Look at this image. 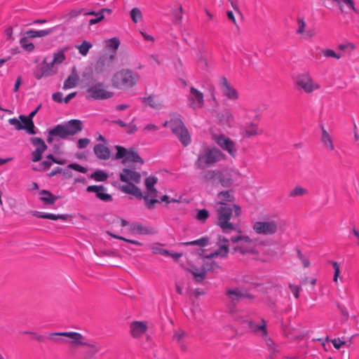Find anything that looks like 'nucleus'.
Masks as SVG:
<instances>
[{
	"label": "nucleus",
	"instance_id": "obj_6",
	"mask_svg": "<svg viewBox=\"0 0 359 359\" xmlns=\"http://www.w3.org/2000/svg\"><path fill=\"white\" fill-rule=\"evenodd\" d=\"M133 73L129 69H121L116 72L111 79L112 86L118 89L132 88L135 85Z\"/></svg>",
	"mask_w": 359,
	"mask_h": 359
},
{
	"label": "nucleus",
	"instance_id": "obj_8",
	"mask_svg": "<svg viewBox=\"0 0 359 359\" xmlns=\"http://www.w3.org/2000/svg\"><path fill=\"white\" fill-rule=\"evenodd\" d=\"M115 149L117 150V152L114 157V159H122L121 163L123 164H126L128 162L140 163L141 164L144 163L142 158L133 149H127L125 147L118 145L115 146Z\"/></svg>",
	"mask_w": 359,
	"mask_h": 359
},
{
	"label": "nucleus",
	"instance_id": "obj_18",
	"mask_svg": "<svg viewBox=\"0 0 359 359\" xmlns=\"http://www.w3.org/2000/svg\"><path fill=\"white\" fill-rule=\"evenodd\" d=\"M223 187L229 188L233 184L232 171L229 170H218L217 182Z\"/></svg>",
	"mask_w": 359,
	"mask_h": 359
},
{
	"label": "nucleus",
	"instance_id": "obj_20",
	"mask_svg": "<svg viewBox=\"0 0 359 359\" xmlns=\"http://www.w3.org/2000/svg\"><path fill=\"white\" fill-rule=\"evenodd\" d=\"M191 106L194 109L201 108L203 105V95L194 87L190 88Z\"/></svg>",
	"mask_w": 359,
	"mask_h": 359
},
{
	"label": "nucleus",
	"instance_id": "obj_7",
	"mask_svg": "<svg viewBox=\"0 0 359 359\" xmlns=\"http://www.w3.org/2000/svg\"><path fill=\"white\" fill-rule=\"evenodd\" d=\"M133 182L127 183V184L121 186L119 189L122 192L133 195L139 199L143 198L148 209H154L156 203L159 202L158 199H149L148 196H144L141 190Z\"/></svg>",
	"mask_w": 359,
	"mask_h": 359
},
{
	"label": "nucleus",
	"instance_id": "obj_63",
	"mask_svg": "<svg viewBox=\"0 0 359 359\" xmlns=\"http://www.w3.org/2000/svg\"><path fill=\"white\" fill-rule=\"evenodd\" d=\"M297 23L299 25L298 29H297V34H302L304 32V29L306 27L305 21L303 18H298L297 19Z\"/></svg>",
	"mask_w": 359,
	"mask_h": 359
},
{
	"label": "nucleus",
	"instance_id": "obj_50",
	"mask_svg": "<svg viewBox=\"0 0 359 359\" xmlns=\"http://www.w3.org/2000/svg\"><path fill=\"white\" fill-rule=\"evenodd\" d=\"M306 194H307L306 189H305L299 186H297L290 192L289 196L290 197H296V196H303Z\"/></svg>",
	"mask_w": 359,
	"mask_h": 359
},
{
	"label": "nucleus",
	"instance_id": "obj_14",
	"mask_svg": "<svg viewBox=\"0 0 359 359\" xmlns=\"http://www.w3.org/2000/svg\"><path fill=\"white\" fill-rule=\"evenodd\" d=\"M55 73L53 63L46 62V60L45 59L40 66L36 67L33 74L36 79L39 80L43 77L52 76L55 74Z\"/></svg>",
	"mask_w": 359,
	"mask_h": 359
},
{
	"label": "nucleus",
	"instance_id": "obj_61",
	"mask_svg": "<svg viewBox=\"0 0 359 359\" xmlns=\"http://www.w3.org/2000/svg\"><path fill=\"white\" fill-rule=\"evenodd\" d=\"M8 122L11 125H13L15 126V129L18 130H22L23 128H25L23 126V125L15 118H10L8 120Z\"/></svg>",
	"mask_w": 359,
	"mask_h": 359
},
{
	"label": "nucleus",
	"instance_id": "obj_38",
	"mask_svg": "<svg viewBox=\"0 0 359 359\" xmlns=\"http://www.w3.org/2000/svg\"><path fill=\"white\" fill-rule=\"evenodd\" d=\"M28 118H29L25 115H20L19 116V119L22 122L21 123L23 125V126L27 127V128H23L22 130H26V131L29 134H32V135L36 134V131L34 130L35 129L34 124L33 123V126H32V123L29 121H28Z\"/></svg>",
	"mask_w": 359,
	"mask_h": 359
},
{
	"label": "nucleus",
	"instance_id": "obj_26",
	"mask_svg": "<svg viewBox=\"0 0 359 359\" xmlns=\"http://www.w3.org/2000/svg\"><path fill=\"white\" fill-rule=\"evenodd\" d=\"M95 156L101 160H107L110 157V150L102 144H97L93 148Z\"/></svg>",
	"mask_w": 359,
	"mask_h": 359
},
{
	"label": "nucleus",
	"instance_id": "obj_9",
	"mask_svg": "<svg viewBox=\"0 0 359 359\" xmlns=\"http://www.w3.org/2000/svg\"><path fill=\"white\" fill-rule=\"evenodd\" d=\"M279 227L278 222L273 219L255 222L252 225V229L256 233L264 236H271L276 233Z\"/></svg>",
	"mask_w": 359,
	"mask_h": 359
},
{
	"label": "nucleus",
	"instance_id": "obj_52",
	"mask_svg": "<svg viewBox=\"0 0 359 359\" xmlns=\"http://www.w3.org/2000/svg\"><path fill=\"white\" fill-rule=\"evenodd\" d=\"M209 217V212L206 209L198 210L196 218L201 222L205 221Z\"/></svg>",
	"mask_w": 359,
	"mask_h": 359
},
{
	"label": "nucleus",
	"instance_id": "obj_60",
	"mask_svg": "<svg viewBox=\"0 0 359 359\" xmlns=\"http://www.w3.org/2000/svg\"><path fill=\"white\" fill-rule=\"evenodd\" d=\"M120 45V41L118 38L114 37L109 40L108 46L114 50L118 49Z\"/></svg>",
	"mask_w": 359,
	"mask_h": 359
},
{
	"label": "nucleus",
	"instance_id": "obj_5",
	"mask_svg": "<svg viewBox=\"0 0 359 359\" xmlns=\"http://www.w3.org/2000/svg\"><path fill=\"white\" fill-rule=\"evenodd\" d=\"M87 100H104L112 97L113 92L105 89L104 83L91 79L86 84Z\"/></svg>",
	"mask_w": 359,
	"mask_h": 359
},
{
	"label": "nucleus",
	"instance_id": "obj_11",
	"mask_svg": "<svg viewBox=\"0 0 359 359\" xmlns=\"http://www.w3.org/2000/svg\"><path fill=\"white\" fill-rule=\"evenodd\" d=\"M213 140L222 149L226 151L230 156L234 157L237 151L235 143L224 135H213Z\"/></svg>",
	"mask_w": 359,
	"mask_h": 359
},
{
	"label": "nucleus",
	"instance_id": "obj_47",
	"mask_svg": "<svg viewBox=\"0 0 359 359\" xmlns=\"http://www.w3.org/2000/svg\"><path fill=\"white\" fill-rule=\"evenodd\" d=\"M263 323L262 325H255L252 321H250L248 323L249 327L253 330L254 331H262V335L266 336L267 330L265 325V321L264 319H262Z\"/></svg>",
	"mask_w": 359,
	"mask_h": 359
},
{
	"label": "nucleus",
	"instance_id": "obj_46",
	"mask_svg": "<svg viewBox=\"0 0 359 359\" xmlns=\"http://www.w3.org/2000/svg\"><path fill=\"white\" fill-rule=\"evenodd\" d=\"M90 177L97 182H104L107 180L108 175L103 170H98L92 173Z\"/></svg>",
	"mask_w": 359,
	"mask_h": 359
},
{
	"label": "nucleus",
	"instance_id": "obj_42",
	"mask_svg": "<svg viewBox=\"0 0 359 359\" xmlns=\"http://www.w3.org/2000/svg\"><path fill=\"white\" fill-rule=\"evenodd\" d=\"M68 49V47H65L60 51L55 53L53 55V60L50 63H53V65H54L55 63L61 64L66 59L65 52Z\"/></svg>",
	"mask_w": 359,
	"mask_h": 359
},
{
	"label": "nucleus",
	"instance_id": "obj_28",
	"mask_svg": "<svg viewBox=\"0 0 359 359\" xmlns=\"http://www.w3.org/2000/svg\"><path fill=\"white\" fill-rule=\"evenodd\" d=\"M239 252L244 255L247 253L257 254V251L255 249V245L252 244H239L233 248V253Z\"/></svg>",
	"mask_w": 359,
	"mask_h": 359
},
{
	"label": "nucleus",
	"instance_id": "obj_31",
	"mask_svg": "<svg viewBox=\"0 0 359 359\" xmlns=\"http://www.w3.org/2000/svg\"><path fill=\"white\" fill-rule=\"evenodd\" d=\"M321 142L326 149L330 151H333L334 149L332 139L323 126H321Z\"/></svg>",
	"mask_w": 359,
	"mask_h": 359
},
{
	"label": "nucleus",
	"instance_id": "obj_37",
	"mask_svg": "<svg viewBox=\"0 0 359 359\" xmlns=\"http://www.w3.org/2000/svg\"><path fill=\"white\" fill-rule=\"evenodd\" d=\"M258 134V127L257 124L252 122L245 124L243 129L244 137H251L252 136L257 135Z\"/></svg>",
	"mask_w": 359,
	"mask_h": 359
},
{
	"label": "nucleus",
	"instance_id": "obj_29",
	"mask_svg": "<svg viewBox=\"0 0 359 359\" xmlns=\"http://www.w3.org/2000/svg\"><path fill=\"white\" fill-rule=\"evenodd\" d=\"M131 230L141 235H149L154 234L156 233L154 228L144 226L140 223L133 224L131 225Z\"/></svg>",
	"mask_w": 359,
	"mask_h": 359
},
{
	"label": "nucleus",
	"instance_id": "obj_25",
	"mask_svg": "<svg viewBox=\"0 0 359 359\" xmlns=\"http://www.w3.org/2000/svg\"><path fill=\"white\" fill-rule=\"evenodd\" d=\"M32 215L37 218L49 219L52 220L62 219L66 221L67 218L70 217L69 215H55L52 213H45L39 211H34Z\"/></svg>",
	"mask_w": 359,
	"mask_h": 359
},
{
	"label": "nucleus",
	"instance_id": "obj_32",
	"mask_svg": "<svg viewBox=\"0 0 359 359\" xmlns=\"http://www.w3.org/2000/svg\"><path fill=\"white\" fill-rule=\"evenodd\" d=\"M79 76L76 73V68L73 67L71 75L65 81L63 88L68 89L74 88L76 86L79 81Z\"/></svg>",
	"mask_w": 359,
	"mask_h": 359
},
{
	"label": "nucleus",
	"instance_id": "obj_64",
	"mask_svg": "<svg viewBox=\"0 0 359 359\" xmlns=\"http://www.w3.org/2000/svg\"><path fill=\"white\" fill-rule=\"evenodd\" d=\"M90 142V140L88 138L79 139L77 143V147L79 149H84L88 146Z\"/></svg>",
	"mask_w": 359,
	"mask_h": 359
},
{
	"label": "nucleus",
	"instance_id": "obj_3",
	"mask_svg": "<svg viewBox=\"0 0 359 359\" xmlns=\"http://www.w3.org/2000/svg\"><path fill=\"white\" fill-rule=\"evenodd\" d=\"M225 158V154L216 147H205L203 153L198 156L195 166L198 169H204L205 165L212 166Z\"/></svg>",
	"mask_w": 359,
	"mask_h": 359
},
{
	"label": "nucleus",
	"instance_id": "obj_36",
	"mask_svg": "<svg viewBox=\"0 0 359 359\" xmlns=\"http://www.w3.org/2000/svg\"><path fill=\"white\" fill-rule=\"evenodd\" d=\"M229 252V248L226 245H219L218 249L212 253L205 256L206 259H212L216 257H221L222 258H225L228 256Z\"/></svg>",
	"mask_w": 359,
	"mask_h": 359
},
{
	"label": "nucleus",
	"instance_id": "obj_10",
	"mask_svg": "<svg viewBox=\"0 0 359 359\" xmlns=\"http://www.w3.org/2000/svg\"><path fill=\"white\" fill-rule=\"evenodd\" d=\"M296 85L306 93H311L314 90L318 89L320 86L313 82L311 77L307 74H300L297 77Z\"/></svg>",
	"mask_w": 359,
	"mask_h": 359
},
{
	"label": "nucleus",
	"instance_id": "obj_58",
	"mask_svg": "<svg viewBox=\"0 0 359 359\" xmlns=\"http://www.w3.org/2000/svg\"><path fill=\"white\" fill-rule=\"evenodd\" d=\"M330 263L332 264L334 269L333 281L335 283H337V279H338V277H339V273H340L339 264L337 262H330Z\"/></svg>",
	"mask_w": 359,
	"mask_h": 359
},
{
	"label": "nucleus",
	"instance_id": "obj_13",
	"mask_svg": "<svg viewBox=\"0 0 359 359\" xmlns=\"http://www.w3.org/2000/svg\"><path fill=\"white\" fill-rule=\"evenodd\" d=\"M30 141L36 147V149L32 152V161L33 162H38L41 159L42 154L47 149V145L41 137H32Z\"/></svg>",
	"mask_w": 359,
	"mask_h": 359
},
{
	"label": "nucleus",
	"instance_id": "obj_34",
	"mask_svg": "<svg viewBox=\"0 0 359 359\" xmlns=\"http://www.w3.org/2000/svg\"><path fill=\"white\" fill-rule=\"evenodd\" d=\"M226 295L232 302H238L243 299V290L239 287L229 289L226 290Z\"/></svg>",
	"mask_w": 359,
	"mask_h": 359
},
{
	"label": "nucleus",
	"instance_id": "obj_48",
	"mask_svg": "<svg viewBox=\"0 0 359 359\" xmlns=\"http://www.w3.org/2000/svg\"><path fill=\"white\" fill-rule=\"evenodd\" d=\"M131 20L137 23L142 20V13L138 8H133L130 12Z\"/></svg>",
	"mask_w": 359,
	"mask_h": 359
},
{
	"label": "nucleus",
	"instance_id": "obj_54",
	"mask_svg": "<svg viewBox=\"0 0 359 359\" xmlns=\"http://www.w3.org/2000/svg\"><path fill=\"white\" fill-rule=\"evenodd\" d=\"M68 168H71V169H73V170H74L76 171L80 172L81 173H86L88 171L86 168H85L83 166H81V165H80L79 164H77V163L69 164L68 165Z\"/></svg>",
	"mask_w": 359,
	"mask_h": 359
},
{
	"label": "nucleus",
	"instance_id": "obj_40",
	"mask_svg": "<svg viewBox=\"0 0 359 359\" xmlns=\"http://www.w3.org/2000/svg\"><path fill=\"white\" fill-rule=\"evenodd\" d=\"M231 190L220 191L217 194V198L220 200L219 203L221 205V203H225L226 201L233 202L234 201V196Z\"/></svg>",
	"mask_w": 359,
	"mask_h": 359
},
{
	"label": "nucleus",
	"instance_id": "obj_44",
	"mask_svg": "<svg viewBox=\"0 0 359 359\" xmlns=\"http://www.w3.org/2000/svg\"><path fill=\"white\" fill-rule=\"evenodd\" d=\"M29 38V37H28V36L22 37L20 40V44L21 46V47L25 50L30 53V52H32L34 50L35 47H34V45L32 42L29 41V39H28Z\"/></svg>",
	"mask_w": 359,
	"mask_h": 359
},
{
	"label": "nucleus",
	"instance_id": "obj_39",
	"mask_svg": "<svg viewBox=\"0 0 359 359\" xmlns=\"http://www.w3.org/2000/svg\"><path fill=\"white\" fill-rule=\"evenodd\" d=\"M187 336V333L183 330H179L175 332V334L173 335V340L176 341L180 346L182 351H184L187 350V346L184 343V339Z\"/></svg>",
	"mask_w": 359,
	"mask_h": 359
},
{
	"label": "nucleus",
	"instance_id": "obj_2",
	"mask_svg": "<svg viewBox=\"0 0 359 359\" xmlns=\"http://www.w3.org/2000/svg\"><path fill=\"white\" fill-rule=\"evenodd\" d=\"M83 123L78 119H72L65 124H58L48 131L47 142L51 143L53 141V136H57L61 139H67L69 136H73L81 131Z\"/></svg>",
	"mask_w": 359,
	"mask_h": 359
},
{
	"label": "nucleus",
	"instance_id": "obj_22",
	"mask_svg": "<svg viewBox=\"0 0 359 359\" xmlns=\"http://www.w3.org/2000/svg\"><path fill=\"white\" fill-rule=\"evenodd\" d=\"M39 195L41 196L39 200L45 205H53L60 198V196H55L50 191L45 189L40 191Z\"/></svg>",
	"mask_w": 359,
	"mask_h": 359
},
{
	"label": "nucleus",
	"instance_id": "obj_24",
	"mask_svg": "<svg viewBox=\"0 0 359 359\" xmlns=\"http://www.w3.org/2000/svg\"><path fill=\"white\" fill-rule=\"evenodd\" d=\"M217 118L220 124L228 126H230L234 121L231 111L229 109H225L224 111L218 113Z\"/></svg>",
	"mask_w": 359,
	"mask_h": 359
},
{
	"label": "nucleus",
	"instance_id": "obj_15",
	"mask_svg": "<svg viewBox=\"0 0 359 359\" xmlns=\"http://www.w3.org/2000/svg\"><path fill=\"white\" fill-rule=\"evenodd\" d=\"M119 178L123 182L139 184L141 181V175L140 172L131 169L123 168L119 174Z\"/></svg>",
	"mask_w": 359,
	"mask_h": 359
},
{
	"label": "nucleus",
	"instance_id": "obj_62",
	"mask_svg": "<svg viewBox=\"0 0 359 359\" xmlns=\"http://www.w3.org/2000/svg\"><path fill=\"white\" fill-rule=\"evenodd\" d=\"M205 270H203L199 273H194L195 282L201 283L205 278Z\"/></svg>",
	"mask_w": 359,
	"mask_h": 359
},
{
	"label": "nucleus",
	"instance_id": "obj_55",
	"mask_svg": "<svg viewBox=\"0 0 359 359\" xmlns=\"http://www.w3.org/2000/svg\"><path fill=\"white\" fill-rule=\"evenodd\" d=\"M297 257L301 260L304 267L307 268L310 266L309 260L306 258L299 250H297Z\"/></svg>",
	"mask_w": 359,
	"mask_h": 359
},
{
	"label": "nucleus",
	"instance_id": "obj_56",
	"mask_svg": "<svg viewBox=\"0 0 359 359\" xmlns=\"http://www.w3.org/2000/svg\"><path fill=\"white\" fill-rule=\"evenodd\" d=\"M182 13H183V8L181 5H180L179 7V11H173V15H175V23L179 24L181 22L182 19Z\"/></svg>",
	"mask_w": 359,
	"mask_h": 359
},
{
	"label": "nucleus",
	"instance_id": "obj_45",
	"mask_svg": "<svg viewBox=\"0 0 359 359\" xmlns=\"http://www.w3.org/2000/svg\"><path fill=\"white\" fill-rule=\"evenodd\" d=\"M208 243H209V238H208V237L205 236V237H202L200 239L195 240L193 241L182 243V244L184 245H187V246H188V245H198L201 247H204V246L208 245Z\"/></svg>",
	"mask_w": 359,
	"mask_h": 359
},
{
	"label": "nucleus",
	"instance_id": "obj_30",
	"mask_svg": "<svg viewBox=\"0 0 359 359\" xmlns=\"http://www.w3.org/2000/svg\"><path fill=\"white\" fill-rule=\"evenodd\" d=\"M57 27H52V28H50L48 29L39 30V31L30 29V30L27 31L25 32V34L27 36H28V37L32 38V39L36 38V37H43V36H46L47 35H49V34L53 33L57 29Z\"/></svg>",
	"mask_w": 359,
	"mask_h": 359
},
{
	"label": "nucleus",
	"instance_id": "obj_51",
	"mask_svg": "<svg viewBox=\"0 0 359 359\" xmlns=\"http://www.w3.org/2000/svg\"><path fill=\"white\" fill-rule=\"evenodd\" d=\"M91 47L92 44L88 42L87 41H83L82 43L78 46V49L82 55H86Z\"/></svg>",
	"mask_w": 359,
	"mask_h": 359
},
{
	"label": "nucleus",
	"instance_id": "obj_49",
	"mask_svg": "<svg viewBox=\"0 0 359 359\" xmlns=\"http://www.w3.org/2000/svg\"><path fill=\"white\" fill-rule=\"evenodd\" d=\"M84 15L97 16L96 18H93V19L90 20V21H89L90 25L97 24V23L100 22L101 20H102L104 18V15L102 14L101 13H99V12L96 13L95 11L86 12V13H84Z\"/></svg>",
	"mask_w": 359,
	"mask_h": 359
},
{
	"label": "nucleus",
	"instance_id": "obj_27",
	"mask_svg": "<svg viewBox=\"0 0 359 359\" xmlns=\"http://www.w3.org/2000/svg\"><path fill=\"white\" fill-rule=\"evenodd\" d=\"M147 331V326L142 322L135 321L130 325V332L134 337H139Z\"/></svg>",
	"mask_w": 359,
	"mask_h": 359
},
{
	"label": "nucleus",
	"instance_id": "obj_59",
	"mask_svg": "<svg viewBox=\"0 0 359 359\" xmlns=\"http://www.w3.org/2000/svg\"><path fill=\"white\" fill-rule=\"evenodd\" d=\"M24 334H29L31 335L34 339H35L36 341L39 342H43L45 341V337L42 335L37 334L36 332H30V331H25L22 332Z\"/></svg>",
	"mask_w": 359,
	"mask_h": 359
},
{
	"label": "nucleus",
	"instance_id": "obj_43",
	"mask_svg": "<svg viewBox=\"0 0 359 359\" xmlns=\"http://www.w3.org/2000/svg\"><path fill=\"white\" fill-rule=\"evenodd\" d=\"M64 334H65V332H51V333H49L48 337V339H50V340H52L53 341H54L55 343L65 344V343L67 342V340L62 337H65Z\"/></svg>",
	"mask_w": 359,
	"mask_h": 359
},
{
	"label": "nucleus",
	"instance_id": "obj_16",
	"mask_svg": "<svg viewBox=\"0 0 359 359\" xmlns=\"http://www.w3.org/2000/svg\"><path fill=\"white\" fill-rule=\"evenodd\" d=\"M220 86L224 96L232 100L238 99V91L231 86L226 77L223 76L221 78Z\"/></svg>",
	"mask_w": 359,
	"mask_h": 359
},
{
	"label": "nucleus",
	"instance_id": "obj_41",
	"mask_svg": "<svg viewBox=\"0 0 359 359\" xmlns=\"http://www.w3.org/2000/svg\"><path fill=\"white\" fill-rule=\"evenodd\" d=\"M143 102L148 104L151 108L154 109H160L162 107V104L161 102L156 100L155 97L152 95H149L147 97L142 98Z\"/></svg>",
	"mask_w": 359,
	"mask_h": 359
},
{
	"label": "nucleus",
	"instance_id": "obj_4",
	"mask_svg": "<svg viewBox=\"0 0 359 359\" xmlns=\"http://www.w3.org/2000/svg\"><path fill=\"white\" fill-rule=\"evenodd\" d=\"M163 126L169 127L184 147H187L191 143L189 133L179 115L173 116L170 121H165Z\"/></svg>",
	"mask_w": 359,
	"mask_h": 359
},
{
	"label": "nucleus",
	"instance_id": "obj_23",
	"mask_svg": "<svg viewBox=\"0 0 359 359\" xmlns=\"http://www.w3.org/2000/svg\"><path fill=\"white\" fill-rule=\"evenodd\" d=\"M218 170H204L201 173V179L205 183L212 184L217 182Z\"/></svg>",
	"mask_w": 359,
	"mask_h": 359
},
{
	"label": "nucleus",
	"instance_id": "obj_35",
	"mask_svg": "<svg viewBox=\"0 0 359 359\" xmlns=\"http://www.w3.org/2000/svg\"><path fill=\"white\" fill-rule=\"evenodd\" d=\"M229 252V248L226 245H219L218 249L212 253L205 256L206 259H212L216 257H221L222 258H225L228 256Z\"/></svg>",
	"mask_w": 359,
	"mask_h": 359
},
{
	"label": "nucleus",
	"instance_id": "obj_17",
	"mask_svg": "<svg viewBox=\"0 0 359 359\" xmlns=\"http://www.w3.org/2000/svg\"><path fill=\"white\" fill-rule=\"evenodd\" d=\"M106 188L103 185H90L86 188V191L96 194L97 198L104 202L112 201V196L107 193H104Z\"/></svg>",
	"mask_w": 359,
	"mask_h": 359
},
{
	"label": "nucleus",
	"instance_id": "obj_12",
	"mask_svg": "<svg viewBox=\"0 0 359 359\" xmlns=\"http://www.w3.org/2000/svg\"><path fill=\"white\" fill-rule=\"evenodd\" d=\"M115 58L114 55H110L109 57L102 56L96 62L95 72L97 74L104 72H109L112 70V62Z\"/></svg>",
	"mask_w": 359,
	"mask_h": 359
},
{
	"label": "nucleus",
	"instance_id": "obj_53",
	"mask_svg": "<svg viewBox=\"0 0 359 359\" xmlns=\"http://www.w3.org/2000/svg\"><path fill=\"white\" fill-rule=\"evenodd\" d=\"M322 53L325 57H334L336 59H339L341 57L340 54L336 53L332 49H324L322 50Z\"/></svg>",
	"mask_w": 359,
	"mask_h": 359
},
{
	"label": "nucleus",
	"instance_id": "obj_21",
	"mask_svg": "<svg viewBox=\"0 0 359 359\" xmlns=\"http://www.w3.org/2000/svg\"><path fill=\"white\" fill-rule=\"evenodd\" d=\"M157 181V177L154 176L148 177L144 180L145 187L147 191L145 196H148V198L151 197V199H156V198L158 196V191L154 187Z\"/></svg>",
	"mask_w": 359,
	"mask_h": 359
},
{
	"label": "nucleus",
	"instance_id": "obj_19",
	"mask_svg": "<svg viewBox=\"0 0 359 359\" xmlns=\"http://www.w3.org/2000/svg\"><path fill=\"white\" fill-rule=\"evenodd\" d=\"M64 336L69 338V340H67V343L72 347H78L86 344V341H83L84 337L79 332H65Z\"/></svg>",
	"mask_w": 359,
	"mask_h": 359
},
{
	"label": "nucleus",
	"instance_id": "obj_1",
	"mask_svg": "<svg viewBox=\"0 0 359 359\" xmlns=\"http://www.w3.org/2000/svg\"><path fill=\"white\" fill-rule=\"evenodd\" d=\"M234 211V217H237L241 214V207L233 204L232 207L226 203H221L220 207L217 209V224L221 228L224 233H229L236 230L237 225L230 222Z\"/></svg>",
	"mask_w": 359,
	"mask_h": 359
},
{
	"label": "nucleus",
	"instance_id": "obj_33",
	"mask_svg": "<svg viewBox=\"0 0 359 359\" xmlns=\"http://www.w3.org/2000/svg\"><path fill=\"white\" fill-rule=\"evenodd\" d=\"M88 348V349L85 352V355L86 357L90 358L93 359L94 355L97 354L101 349V346L96 342H86V344L83 345Z\"/></svg>",
	"mask_w": 359,
	"mask_h": 359
},
{
	"label": "nucleus",
	"instance_id": "obj_57",
	"mask_svg": "<svg viewBox=\"0 0 359 359\" xmlns=\"http://www.w3.org/2000/svg\"><path fill=\"white\" fill-rule=\"evenodd\" d=\"M219 268H220V266L215 262H212L210 263H207L204 266V270H205V271H214L216 269H219Z\"/></svg>",
	"mask_w": 359,
	"mask_h": 359
}]
</instances>
